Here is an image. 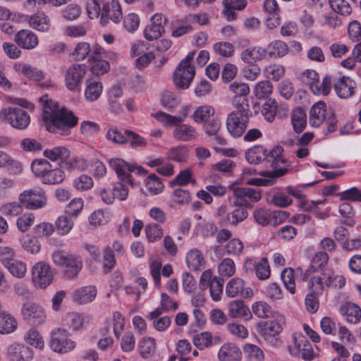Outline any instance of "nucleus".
<instances>
[{
    "instance_id": "obj_39",
    "label": "nucleus",
    "mask_w": 361,
    "mask_h": 361,
    "mask_svg": "<svg viewBox=\"0 0 361 361\" xmlns=\"http://www.w3.org/2000/svg\"><path fill=\"white\" fill-rule=\"evenodd\" d=\"M91 321V317L85 314H71L67 318V325L73 331H82Z\"/></svg>"
},
{
    "instance_id": "obj_34",
    "label": "nucleus",
    "mask_w": 361,
    "mask_h": 361,
    "mask_svg": "<svg viewBox=\"0 0 361 361\" xmlns=\"http://www.w3.org/2000/svg\"><path fill=\"white\" fill-rule=\"evenodd\" d=\"M269 151L262 145H255L248 149L245 152L247 161L252 164H258L268 159Z\"/></svg>"
},
{
    "instance_id": "obj_48",
    "label": "nucleus",
    "mask_w": 361,
    "mask_h": 361,
    "mask_svg": "<svg viewBox=\"0 0 361 361\" xmlns=\"http://www.w3.org/2000/svg\"><path fill=\"white\" fill-rule=\"evenodd\" d=\"M243 350L247 361H264V353L257 345L247 343L245 345Z\"/></svg>"
},
{
    "instance_id": "obj_62",
    "label": "nucleus",
    "mask_w": 361,
    "mask_h": 361,
    "mask_svg": "<svg viewBox=\"0 0 361 361\" xmlns=\"http://www.w3.org/2000/svg\"><path fill=\"white\" fill-rule=\"evenodd\" d=\"M329 5L335 13L348 16L352 11L350 4L345 0H329Z\"/></svg>"
},
{
    "instance_id": "obj_26",
    "label": "nucleus",
    "mask_w": 361,
    "mask_h": 361,
    "mask_svg": "<svg viewBox=\"0 0 361 361\" xmlns=\"http://www.w3.org/2000/svg\"><path fill=\"white\" fill-rule=\"evenodd\" d=\"M327 115L326 103L323 101L316 102L310 110V125L313 128L319 127L324 122Z\"/></svg>"
},
{
    "instance_id": "obj_14",
    "label": "nucleus",
    "mask_w": 361,
    "mask_h": 361,
    "mask_svg": "<svg viewBox=\"0 0 361 361\" xmlns=\"http://www.w3.org/2000/svg\"><path fill=\"white\" fill-rule=\"evenodd\" d=\"M233 195L235 200L233 204L238 207H250V202H257L262 198L260 190L246 188L237 187L233 189Z\"/></svg>"
},
{
    "instance_id": "obj_33",
    "label": "nucleus",
    "mask_w": 361,
    "mask_h": 361,
    "mask_svg": "<svg viewBox=\"0 0 361 361\" xmlns=\"http://www.w3.org/2000/svg\"><path fill=\"white\" fill-rule=\"evenodd\" d=\"M192 342L199 350H204L219 344L221 342V338L219 336H212L209 331H204L194 336Z\"/></svg>"
},
{
    "instance_id": "obj_8",
    "label": "nucleus",
    "mask_w": 361,
    "mask_h": 361,
    "mask_svg": "<svg viewBox=\"0 0 361 361\" xmlns=\"http://www.w3.org/2000/svg\"><path fill=\"white\" fill-rule=\"evenodd\" d=\"M0 118L18 130L26 129L30 123V116L27 112L18 107L9 106L2 109Z\"/></svg>"
},
{
    "instance_id": "obj_4",
    "label": "nucleus",
    "mask_w": 361,
    "mask_h": 361,
    "mask_svg": "<svg viewBox=\"0 0 361 361\" xmlns=\"http://www.w3.org/2000/svg\"><path fill=\"white\" fill-rule=\"evenodd\" d=\"M31 169L35 176L45 185L59 184L66 177L65 172L61 169H51L50 162L45 159L33 160Z\"/></svg>"
},
{
    "instance_id": "obj_40",
    "label": "nucleus",
    "mask_w": 361,
    "mask_h": 361,
    "mask_svg": "<svg viewBox=\"0 0 361 361\" xmlns=\"http://www.w3.org/2000/svg\"><path fill=\"white\" fill-rule=\"evenodd\" d=\"M14 69L17 72L25 75L29 79L33 80L35 81H41L44 78L42 71L38 70L37 68H33L28 64L16 63L14 65Z\"/></svg>"
},
{
    "instance_id": "obj_21",
    "label": "nucleus",
    "mask_w": 361,
    "mask_h": 361,
    "mask_svg": "<svg viewBox=\"0 0 361 361\" xmlns=\"http://www.w3.org/2000/svg\"><path fill=\"white\" fill-rule=\"evenodd\" d=\"M226 294L229 298H250L253 295V291L250 288L245 287V281L242 279L235 277L227 283Z\"/></svg>"
},
{
    "instance_id": "obj_59",
    "label": "nucleus",
    "mask_w": 361,
    "mask_h": 361,
    "mask_svg": "<svg viewBox=\"0 0 361 361\" xmlns=\"http://www.w3.org/2000/svg\"><path fill=\"white\" fill-rule=\"evenodd\" d=\"M145 231L147 238L150 243L158 241L163 236L162 228L154 223L147 224L145 228Z\"/></svg>"
},
{
    "instance_id": "obj_61",
    "label": "nucleus",
    "mask_w": 361,
    "mask_h": 361,
    "mask_svg": "<svg viewBox=\"0 0 361 361\" xmlns=\"http://www.w3.org/2000/svg\"><path fill=\"white\" fill-rule=\"evenodd\" d=\"M328 261L329 255L326 252H317L312 259L310 268L306 271L305 274L307 273L311 274L316 269L324 267Z\"/></svg>"
},
{
    "instance_id": "obj_56",
    "label": "nucleus",
    "mask_w": 361,
    "mask_h": 361,
    "mask_svg": "<svg viewBox=\"0 0 361 361\" xmlns=\"http://www.w3.org/2000/svg\"><path fill=\"white\" fill-rule=\"evenodd\" d=\"M195 183V180L192 179V174L190 169H185L181 171L175 178L171 180L169 183L171 187L176 185L185 186L188 183Z\"/></svg>"
},
{
    "instance_id": "obj_10",
    "label": "nucleus",
    "mask_w": 361,
    "mask_h": 361,
    "mask_svg": "<svg viewBox=\"0 0 361 361\" xmlns=\"http://www.w3.org/2000/svg\"><path fill=\"white\" fill-rule=\"evenodd\" d=\"M283 149L277 146L269 151L267 162L270 164L273 171L266 172V174H271L276 180L279 177L283 176L288 171L289 163L283 155Z\"/></svg>"
},
{
    "instance_id": "obj_53",
    "label": "nucleus",
    "mask_w": 361,
    "mask_h": 361,
    "mask_svg": "<svg viewBox=\"0 0 361 361\" xmlns=\"http://www.w3.org/2000/svg\"><path fill=\"white\" fill-rule=\"evenodd\" d=\"M147 190L151 195H157L161 192L164 188V185L161 179L154 173L150 174L145 180Z\"/></svg>"
},
{
    "instance_id": "obj_50",
    "label": "nucleus",
    "mask_w": 361,
    "mask_h": 361,
    "mask_svg": "<svg viewBox=\"0 0 361 361\" xmlns=\"http://www.w3.org/2000/svg\"><path fill=\"white\" fill-rule=\"evenodd\" d=\"M285 74V68L277 63L270 64L264 68V75L270 80H279Z\"/></svg>"
},
{
    "instance_id": "obj_45",
    "label": "nucleus",
    "mask_w": 361,
    "mask_h": 361,
    "mask_svg": "<svg viewBox=\"0 0 361 361\" xmlns=\"http://www.w3.org/2000/svg\"><path fill=\"white\" fill-rule=\"evenodd\" d=\"M97 295V290L94 286H88L78 289L74 294V299L81 304L92 301Z\"/></svg>"
},
{
    "instance_id": "obj_18",
    "label": "nucleus",
    "mask_w": 361,
    "mask_h": 361,
    "mask_svg": "<svg viewBox=\"0 0 361 361\" xmlns=\"http://www.w3.org/2000/svg\"><path fill=\"white\" fill-rule=\"evenodd\" d=\"M253 216L255 221L262 226L268 224L276 226L287 218L286 212L279 210L269 212L264 208L256 209Z\"/></svg>"
},
{
    "instance_id": "obj_22",
    "label": "nucleus",
    "mask_w": 361,
    "mask_h": 361,
    "mask_svg": "<svg viewBox=\"0 0 361 361\" xmlns=\"http://www.w3.org/2000/svg\"><path fill=\"white\" fill-rule=\"evenodd\" d=\"M85 68L80 64H73L66 71L65 75V85L68 90L77 91L85 75Z\"/></svg>"
},
{
    "instance_id": "obj_29",
    "label": "nucleus",
    "mask_w": 361,
    "mask_h": 361,
    "mask_svg": "<svg viewBox=\"0 0 361 361\" xmlns=\"http://www.w3.org/2000/svg\"><path fill=\"white\" fill-rule=\"evenodd\" d=\"M228 309V315L232 318H241L245 321H249L252 318L249 307L242 300H235L230 302Z\"/></svg>"
},
{
    "instance_id": "obj_11",
    "label": "nucleus",
    "mask_w": 361,
    "mask_h": 361,
    "mask_svg": "<svg viewBox=\"0 0 361 361\" xmlns=\"http://www.w3.org/2000/svg\"><path fill=\"white\" fill-rule=\"evenodd\" d=\"M20 203L29 209H37L45 207L47 197L45 192L41 188L26 190L19 195Z\"/></svg>"
},
{
    "instance_id": "obj_43",
    "label": "nucleus",
    "mask_w": 361,
    "mask_h": 361,
    "mask_svg": "<svg viewBox=\"0 0 361 361\" xmlns=\"http://www.w3.org/2000/svg\"><path fill=\"white\" fill-rule=\"evenodd\" d=\"M43 154L46 158L53 161L64 162L66 159L69 158L70 152L66 147L59 146L45 149Z\"/></svg>"
},
{
    "instance_id": "obj_16",
    "label": "nucleus",
    "mask_w": 361,
    "mask_h": 361,
    "mask_svg": "<svg viewBox=\"0 0 361 361\" xmlns=\"http://www.w3.org/2000/svg\"><path fill=\"white\" fill-rule=\"evenodd\" d=\"M32 280L35 286L46 288L53 280L50 267L43 262L36 263L32 269Z\"/></svg>"
},
{
    "instance_id": "obj_52",
    "label": "nucleus",
    "mask_w": 361,
    "mask_h": 361,
    "mask_svg": "<svg viewBox=\"0 0 361 361\" xmlns=\"http://www.w3.org/2000/svg\"><path fill=\"white\" fill-rule=\"evenodd\" d=\"M214 114V109L209 105L198 107L194 112L192 118L196 123L206 122Z\"/></svg>"
},
{
    "instance_id": "obj_24",
    "label": "nucleus",
    "mask_w": 361,
    "mask_h": 361,
    "mask_svg": "<svg viewBox=\"0 0 361 361\" xmlns=\"http://www.w3.org/2000/svg\"><path fill=\"white\" fill-rule=\"evenodd\" d=\"M229 89L234 94L233 104L235 107L250 106L247 99L250 87L247 84L233 82L229 85Z\"/></svg>"
},
{
    "instance_id": "obj_55",
    "label": "nucleus",
    "mask_w": 361,
    "mask_h": 361,
    "mask_svg": "<svg viewBox=\"0 0 361 361\" xmlns=\"http://www.w3.org/2000/svg\"><path fill=\"white\" fill-rule=\"evenodd\" d=\"M252 312L259 318H270L275 312H273L271 307L265 302H255L252 306Z\"/></svg>"
},
{
    "instance_id": "obj_42",
    "label": "nucleus",
    "mask_w": 361,
    "mask_h": 361,
    "mask_svg": "<svg viewBox=\"0 0 361 361\" xmlns=\"http://www.w3.org/2000/svg\"><path fill=\"white\" fill-rule=\"evenodd\" d=\"M291 123L295 133H302L307 124V116L301 108L295 109L291 113Z\"/></svg>"
},
{
    "instance_id": "obj_46",
    "label": "nucleus",
    "mask_w": 361,
    "mask_h": 361,
    "mask_svg": "<svg viewBox=\"0 0 361 361\" xmlns=\"http://www.w3.org/2000/svg\"><path fill=\"white\" fill-rule=\"evenodd\" d=\"M17 321L10 314H0V334H10L17 328Z\"/></svg>"
},
{
    "instance_id": "obj_28",
    "label": "nucleus",
    "mask_w": 361,
    "mask_h": 361,
    "mask_svg": "<svg viewBox=\"0 0 361 361\" xmlns=\"http://www.w3.org/2000/svg\"><path fill=\"white\" fill-rule=\"evenodd\" d=\"M15 42L25 49H32L39 43L37 36L29 30H21L14 37Z\"/></svg>"
},
{
    "instance_id": "obj_27",
    "label": "nucleus",
    "mask_w": 361,
    "mask_h": 361,
    "mask_svg": "<svg viewBox=\"0 0 361 361\" xmlns=\"http://www.w3.org/2000/svg\"><path fill=\"white\" fill-rule=\"evenodd\" d=\"M356 84L348 76L341 77L334 84V90L337 95L342 99H348L355 94Z\"/></svg>"
},
{
    "instance_id": "obj_36",
    "label": "nucleus",
    "mask_w": 361,
    "mask_h": 361,
    "mask_svg": "<svg viewBox=\"0 0 361 361\" xmlns=\"http://www.w3.org/2000/svg\"><path fill=\"white\" fill-rule=\"evenodd\" d=\"M29 25L39 32H46L50 27V20L44 13L27 17Z\"/></svg>"
},
{
    "instance_id": "obj_15",
    "label": "nucleus",
    "mask_w": 361,
    "mask_h": 361,
    "mask_svg": "<svg viewBox=\"0 0 361 361\" xmlns=\"http://www.w3.org/2000/svg\"><path fill=\"white\" fill-rule=\"evenodd\" d=\"M23 319L30 325L37 326L44 323L47 318L42 307L35 302H25L21 308Z\"/></svg>"
},
{
    "instance_id": "obj_1",
    "label": "nucleus",
    "mask_w": 361,
    "mask_h": 361,
    "mask_svg": "<svg viewBox=\"0 0 361 361\" xmlns=\"http://www.w3.org/2000/svg\"><path fill=\"white\" fill-rule=\"evenodd\" d=\"M43 106L42 119L47 130L61 135H68L70 130L75 127L78 118L73 113L66 109H56L51 101H48L44 97L40 98Z\"/></svg>"
},
{
    "instance_id": "obj_47",
    "label": "nucleus",
    "mask_w": 361,
    "mask_h": 361,
    "mask_svg": "<svg viewBox=\"0 0 361 361\" xmlns=\"http://www.w3.org/2000/svg\"><path fill=\"white\" fill-rule=\"evenodd\" d=\"M20 244L25 251L30 254H37L39 252L41 245L36 237L26 235L20 239Z\"/></svg>"
},
{
    "instance_id": "obj_37",
    "label": "nucleus",
    "mask_w": 361,
    "mask_h": 361,
    "mask_svg": "<svg viewBox=\"0 0 361 361\" xmlns=\"http://www.w3.org/2000/svg\"><path fill=\"white\" fill-rule=\"evenodd\" d=\"M341 312L346 318L348 322L357 324L361 319V309L352 302H347L341 308Z\"/></svg>"
},
{
    "instance_id": "obj_7",
    "label": "nucleus",
    "mask_w": 361,
    "mask_h": 361,
    "mask_svg": "<svg viewBox=\"0 0 361 361\" xmlns=\"http://www.w3.org/2000/svg\"><path fill=\"white\" fill-rule=\"evenodd\" d=\"M109 164L110 168L114 170L118 179L122 182H127L131 186L134 185L131 178V173L135 172L137 174L145 173V169L134 164H130L121 158H112L109 159Z\"/></svg>"
},
{
    "instance_id": "obj_12",
    "label": "nucleus",
    "mask_w": 361,
    "mask_h": 361,
    "mask_svg": "<svg viewBox=\"0 0 361 361\" xmlns=\"http://www.w3.org/2000/svg\"><path fill=\"white\" fill-rule=\"evenodd\" d=\"M50 346L54 351L63 354L73 350L75 343L68 338V333L66 329L58 328L51 333Z\"/></svg>"
},
{
    "instance_id": "obj_49",
    "label": "nucleus",
    "mask_w": 361,
    "mask_h": 361,
    "mask_svg": "<svg viewBox=\"0 0 361 361\" xmlns=\"http://www.w3.org/2000/svg\"><path fill=\"white\" fill-rule=\"evenodd\" d=\"M111 219V214L104 209H97L89 216L90 224L96 227L107 224Z\"/></svg>"
},
{
    "instance_id": "obj_17",
    "label": "nucleus",
    "mask_w": 361,
    "mask_h": 361,
    "mask_svg": "<svg viewBox=\"0 0 361 361\" xmlns=\"http://www.w3.org/2000/svg\"><path fill=\"white\" fill-rule=\"evenodd\" d=\"M122 18L121 6L118 0H112L104 4L100 18V24L102 27H106L109 20L117 24L121 20Z\"/></svg>"
},
{
    "instance_id": "obj_32",
    "label": "nucleus",
    "mask_w": 361,
    "mask_h": 361,
    "mask_svg": "<svg viewBox=\"0 0 361 361\" xmlns=\"http://www.w3.org/2000/svg\"><path fill=\"white\" fill-rule=\"evenodd\" d=\"M292 338L297 349L301 353V357L305 360L314 359V353L311 344L302 334H293Z\"/></svg>"
},
{
    "instance_id": "obj_25",
    "label": "nucleus",
    "mask_w": 361,
    "mask_h": 361,
    "mask_svg": "<svg viewBox=\"0 0 361 361\" xmlns=\"http://www.w3.org/2000/svg\"><path fill=\"white\" fill-rule=\"evenodd\" d=\"M288 113L287 107L283 105H279L274 99H269L262 105V114L264 119L269 122H272L276 116L281 118L286 116Z\"/></svg>"
},
{
    "instance_id": "obj_60",
    "label": "nucleus",
    "mask_w": 361,
    "mask_h": 361,
    "mask_svg": "<svg viewBox=\"0 0 361 361\" xmlns=\"http://www.w3.org/2000/svg\"><path fill=\"white\" fill-rule=\"evenodd\" d=\"M169 160L176 162H185L188 159V149L185 146L171 148L167 153Z\"/></svg>"
},
{
    "instance_id": "obj_58",
    "label": "nucleus",
    "mask_w": 361,
    "mask_h": 361,
    "mask_svg": "<svg viewBox=\"0 0 361 361\" xmlns=\"http://www.w3.org/2000/svg\"><path fill=\"white\" fill-rule=\"evenodd\" d=\"M281 280L286 288L291 293H295V282L294 270L292 268H286L281 272Z\"/></svg>"
},
{
    "instance_id": "obj_51",
    "label": "nucleus",
    "mask_w": 361,
    "mask_h": 361,
    "mask_svg": "<svg viewBox=\"0 0 361 361\" xmlns=\"http://www.w3.org/2000/svg\"><path fill=\"white\" fill-rule=\"evenodd\" d=\"M56 228L59 234L67 235L70 233L73 226V221L71 217L62 215L57 218L55 221Z\"/></svg>"
},
{
    "instance_id": "obj_41",
    "label": "nucleus",
    "mask_w": 361,
    "mask_h": 361,
    "mask_svg": "<svg viewBox=\"0 0 361 361\" xmlns=\"http://www.w3.org/2000/svg\"><path fill=\"white\" fill-rule=\"evenodd\" d=\"M185 259L188 267L193 271H199L205 264L202 254L197 249L190 250L186 255Z\"/></svg>"
},
{
    "instance_id": "obj_23",
    "label": "nucleus",
    "mask_w": 361,
    "mask_h": 361,
    "mask_svg": "<svg viewBox=\"0 0 361 361\" xmlns=\"http://www.w3.org/2000/svg\"><path fill=\"white\" fill-rule=\"evenodd\" d=\"M33 355L32 350L21 343H14L7 348L6 357L10 361H30Z\"/></svg>"
},
{
    "instance_id": "obj_31",
    "label": "nucleus",
    "mask_w": 361,
    "mask_h": 361,
    "mask_svg": "<svg viewBox=\"0 0 361 361\" xmlns=\"http://www.w3.org/2000/svg\"><path fill=\"white\" fill-rule=\"evenodd\" d=\"M266 56L265 48L255 46L244 49L240 54V59L244 63L252 65L264 59Z\"/></svg>"
},
{
    "instance_id": "obj_38",
    "label": "nucleus",
    "mask_w": 361,
    "mask_h": 361,
    "mask_svg": "<svg viewBox=\"0 0 361 361\" xmlns=\"http://www.w3.org/2000/svg\"><path fill=\"white\" fill-rule=\"evenodd\" d=\"M103 90L101 82L94 79L86 80L85 97L90 102H94L100 97Z\"/></svg>"
},
{
    "instance_id": "obj_13",
    "label": "nucleus",
    "mask_w": 361,
    "mask_h": 361,
    "mask_svg": "<svg viewBox=\"0 0 361 361\" xmlns=\"http://www.w3.org/2000/svg\"><path fill=\"white\" fill-rule=\"evenodd\" d=\"M199 286L202 290L209 288L210 295L214 301L221 300L224 283L216 276L212 277V271L210 269L206 270L202 274Z\"/></svg>"
},
{
    "instance_id": "obj_19",
    "label": "nucleus",
    "mask_w": 361,
    "mask_h": 361,
    "mask_svg": "<svg viewBox=\"0 0 361 361\" xmlns=\"http://www.w3.org/2000/svg\"><path fill=\"white\" fill-rule=\"evenodd\" d=\"M168 19L162 13H157L151 17V25L144 30V37L149 41L158 39L165 32Z\"/></svg>"
},
{
    "instance_id": "obj_64",
    "label": "nucleus",
    "mask_w": 361,
    "mask_h": 361,
    "mask_svg": "<svg viewBox=\"0 0 361 361\" xmlns=\"http://www.w3.org/2000/svg\"><path fill=\"white\" fill-rule=\"evenodd\" d=\"M218 272L221 276L230 277L235 272V264L231 258H224L218 267Z\"/></svg>"
},
{
    "instance_id": "obj_44",
    "label": "nucleus",
    "mask_w": 361,
    "mask_h": 361,
    "mask_svg": "<svg viewBox=\"0 0 361 361\" xmlns=\"http://www.w3.org/2000/svg\"><path fill=\"white\" fill-rule=\"evenodd\" d=\"M140 355L144 359L152 357L156 352V341L151 337L143 338L138 345Z\"/></svg>"
},
{
    "instance_id": "obj_2",
    "label": "nucleus",
    "mask_w": 361,
    "mask_h": 361,
    "mask_svg": "<svg viewBox=\"0 0 361 361\" xmlns=\"http://www.w3.org/2000/svg\"><path fill=\"white\" fill-rule=\"evenodd\" d=\"M154 117L165 127L174 126L173 137L178 142H189L197 137V132L195 127L182 123L186 117V114L183 116H175L159 111L154 114Z\"/></svg>"
},
{
    "instance_id": "obj_9",
    "label": "nucleus",
    "mask_w": 361,
    "mask_h": 361,
    "mask_svg": "<svg viewBox=\"0 0 361 361\" xmlns=\"http://www.w3.org/2000/svg\"><path fill=\"white\" fill-rule=\"evenodd\" d=\"M285 323L286 319L284 316L278 312H275L274 315L267 321L259 322L257 327L259 334L264 340H269L281 333Z\"/></svg>"
},
{
    "instance_id": "obj_35",
    "label": "nucleus",
    "mask_w": 361,
    "mask_h": 361,
    "mask_svg": "<svg viewBox=\"0 0 361 361\" xmlns=\"http://www.w3.org/2000/svg\"><path fill=\"white\" fill-rule=\"evenodd\" d=\"M266 55L272 58H281L288 54L289 47L288 44L281 40H274L265 48Z\"/></svg>"
},
{
    "instance_id": "obj_5",
    "label": "nucleus",
    "mask_w": 361,
    "mask_h": 361,
    "mask_svg": "<svg viewBox=\"0 0 361 361\" xmlns=\"http://www.w3.org/2000/svg\"><path fill=\"white\" fill-rule=\"evenodd\" d=\"M195 55V51L189 52L176 68L173 82L176 87L185 90L190 87L195 75V68L191 63Z\"/></svg>"
},
{
    "instance_id": "obj_20",
    "label": "nucleus",
    "mask_w": 361,
    "mask_h": 361,
    "mask_svg": "<svg viewBox=\"0 0 361 361\" xmlns=\"http://www.w3.org/2000/svg\"><path fill=\"white\" fill-rule=\"evenodd\" d=\"M334 272L331 269H324L319 276L311 277L308 281L310 292L317 295H322L324 288L329 287L332 283Z\"/></svg>"
},
{
    "instance_id": "obj_63",
    "label": "nucleus",
    "mask_w": 361,
    "mask_h": 361,
    "mask_svg": "<svg viewBox=\"0 0 361 361\" xmlns=\"http://www.w3.org/2000/svg\"><path fill=\"white\" fill-rule=\"evenodd\" d=\"M15 277L23 278L27 272L25 263L16 258L6 267Z\"/></svg>"
},
{
    "instance_id": "obj_57",
    "label": "nucleus",
    "mask_w": 361,
    "mask_h": 361,
    "mask_svg": "<svg viewBox=\"0 0 361 361\" xmlns=\"http://www.w3.org/2000/svg\"><path fill=\"white\" fill-rule=\"evenodd\" d=\"M273 86L269 80L258 82L253 89L255 97L258 99L268 97L272 92Z\"/></svg>"
},
{
    "instance_id": "obj_54",
    "label": "nucleus",
    "mask_w": 361,
    "mask_h": 361,
    "mask_svg": "<svg viewBox=\"0 0 361 361\" xmlns=\"http://www.w3.org/2000/svg\"><path fill=\"white\" fill-rule=\"evenodd\" d=\"M319 74L314 70H306L300 75L301 81L309 86L310 90H314L316 92H319V89L314 84L319 80Z\"/></svg>"
},
{
    "instance_id": "obj_6",
    "label": "nucleus",
    "mask_w": 361,
    "mask_h": 361,
    "mask_svg": "<svg viewBox=\"0 0 361 361\" xmlns=\"http://www.w3.org/2000/svg\"><path fill=\"white\" fill-rule=\"evenodd\" d=\"M235 110L228 115L226 128L233 137H240L245 132L249 118L252 115L250 106L235 107Z\"/></svg>"
},
{
    "instance_id": "obj_3",
    "label": "nucleus",
    "mask_w": 361,
    "mask_h": 361,
    "mask_svg": "<svg viewBox=\"0 0 361 361\" xmlns=\"http://www.w3.org/2000/svg\"><path fill=\"white\" fill-rule=\"evenodd\" d=\"M51 258L54 264L61 268L64 277L69 280L77 279L83 267L82 257L74 253L56 250L52 253Z\"/></svg>"
},
{
    "instance_id": "obj_30",
    "label": "nucleus",
    "mask_w": 361,
    "mask_h": 361,
    "mask_svg": "<svg viewBox=\"0 0 361 361\" xmlns=\"http://www.w3.org/2000/svg\"><path fill=\"white\" fill-rule=\"evenodd\" d=\"M218 358L220 361H240L242 353L234 343H224L219 350Z\"/></svg>"
}]
</instances>
